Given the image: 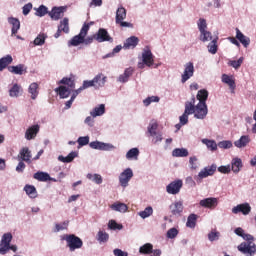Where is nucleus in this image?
<instances>
[{
  "label": "nucleus",
  "mask_w": 256,
  "mask_h": 256,
  "mask_svg": "<svg viewBox=\"0 0 256 256\" xmlns=\"http://www.w3.org/2000/svg\"><path fill=\"white\" fill-rule=\"evenodd\" d=\"M59 85H68L70 89H75V80L72 78L64 77L60 82Z\"/></svg>",
  "instance_id": "09e8293b"
},
{
  "label": "nucleus",
  "mask_w": 256,
  "mask_h": 256,
  "mask_svg": "<svg viewBox=\"0 0 256 256\" xmlns=\"http://www.w3.org/2000/svg\"><path fill=\"white\" fill-rule=\"evenodd\" d=\"M24 191L31 199L37 198V190L35 186L27 184L24 187Z\"/></svg>",
  "instance_id": "f704fd0d"
},
{
  "label": "nucleus",
  "mask_w": 256,
  "mask_h": 256,
  "mask_svg": "<svg viewBox=\"0 0 256 256\" xmlns=\"http://www.w3.org/2000/svg\"><path fill=\"white\" fill-rule=\"evenodd\" d=\"M108 229L110 230H122L123 229V225L122 224H118L115 220H110V222H108Z\"/></svg>",
  "instance_id": "603ef678"
},
{
  "label": "nucleus",
  "mask_w": 256,
  "mask_h": 256,
  "mask_svg": "<svg viewBox=\"0 0 256 256\" xmlns=\"http://www.w3.org/2000/svg\"><path fill=\"white\" fill-rule=\"evenodd\" d=\"M22 92V87L19 84H14L13 87L9 90V95L10 97H19L20 93Z\"/></svg>",
  "instance_id": "a19ab883"
},
{
  "label": "nucleus",
  "mask_w": 256,
  "mask_h": 256,
  "mask_svg": "<svg viewBox=\"0 0 256 256\" xmlns=\"http://www.w3.org/2000/svg\"><path fill=\"white\" fill-rule=\"evenodd\" d=\"M197 161L198 158L196 156H192L189 158V165L191 170H196L198 168Z\"/></svg>",
  "instance_id": "69168bd1"
},
{
  "label": "nucleus",
  "mask_w": 256,
  "mask_h": 256,
  "mask_svg": "<svg viewBox=\"0 0 256 256\" xmlns=\"http://www.w3.org/2000/svg\"><path fill=\"white\" fill-rule=\"evenodd\" d=\"M236 39H238L245 48L249 47L251 43L250 38L245 36L238 28H236Z\"/></svg>",
  "instance_id": "4be33fe9"
},
{
  "label": "nucleus",
  "mask_w": 256,
  "mask_h": 256,
  "mask_svg": "<svg viewBox=\"0 0 256 256\" xmlns=\"http://www.w3.org/2000/svg\"><path fill=\"white\" fill-rule=\"evenodd\" d=\"M195 72L194 69V64L193 62H187L184 65V71L181 75V83H186V81H188V79H191V77H193Z\"/></svg>",
  "instance_id": "0eeeda50"
},
{
  "label": "nucleus",
  "mask_w": 256,
  "mask_h": 256,
  "mask_svg": "<svg viewBox=\"0 0 256 256\" xmlns=\"http://www.w3.org/2000/svg\"><path fill=\"white\" fill-rule=\"evenodd\" d=\"M200 41L206 43V41H212V34L211 32L204 30L200 32Z\"/></svg>",
  "instance_id": "8fccbe9b"
},
{
  "label": "nucleus",
  "mask_w": 256,
  "mask_h": 256,
  "mask_svg": "<svg viewBox=\"0 0 256 256\" xmlns=\"http://www.w3.org/2000/svg\"><path fill=\"white\" fill-rule=\"evenodd\" d=\"M68 225H69V222H68V221H64L62 224L57 223V224L55 225V230H54V232H55V233H58V232H60V231L67 230Z\"/></svg>",
  "instance_id": "13d9d810"
},
{
  "label": "nucleus",
  "mask_w": 256,
  "mask_h": 256,
  "mask_svg": "<svg viewBox=\"0 0 256 256\" xmlns=\"http://www.w3.org/2000/svg\"><path fill=\"white\" fill-rule=\"evenodd\" d=\"M89 141H90L89 136L78 137V146L80 147L87 146L89 145Z\"/></svg>",
  "instance_id": "680f3d73"
},
{
  "label": "nucleus",
  "mask_w": 256,
  "mask_h": 256,
  "mask_svg": "<svg viewBox=\"0 0 256 256\" xmlns=\"http://www.w3.org/2000/svg\"><path fill=\"white\" fill-rule=\"evenodd\" d=\"M93 22L90 23H84L82 26V29H80V33L69 41V47H78V45H81V43L84 42V37H87V33L91 27Z\"/></svg>",
  "instance_id": "f03ea898"
},
{
  "label": "nucleus",
  "mask_w": 256,
  "mask_h": 256,
  "mask_svg": "<svg viewBox=\"0 0 256 256\" xmlns=\"http://www.w3.org/2000/svg\"><path fill=\"white\" fill-rule=\"evenodd\" d=\"M63 240L67 242V247H69L71 252L79 250L83 247V241L80 237L75 234H66Z\"/></svg>",
  "instance_id": "7ed1b4c3"
},
{
  "label": "nucleus",
  "mask_w": 256,
  "mask_h": 256,
  "mask_svg": "<svg viewBox=\"0 0 256 256\" xmlns=\"http://www.w3.org/2000/svg\"><path fill=\"white\" fill-rule=\"evenodd\" d=\"M142 62L146 67H153L154 65V55L151 52L150 48H145L144 52H142Z\"/></svg>",
  "instance_id": "4468645a"
},
{
  "label": "nucleus",
  "mask_w": 256,
  "mask_h": 256,
  "mask_svg": "<svg viewBox=\"0 0 256 256\" xmlns=\"http://www.w3.org/2000/svg\"><path fill=\"white\" fill-rule=\"evenodd\" d=\"M63 13H64L63 7H54L52 11L49 13V15L53 20H59L63 16Z\"/></svg>",
  "instance_id": "bb28decb"
},
{
  "label": "nucleus",
  "mask_w": 256,
  "mask_h": 256,
  "mask_svg": "<svg viewBox=\"0 0 256 256\" xmlns=\"http://www.w3.org/2000/svg\"><path fill=\"white\" fill-rule=\"evenodd\" d=\"M18 158H19L20 161L31 164L32 153H31V151L29 150L28 147H24L20 150Z\"/></svg>",
  "instance_id": "6ab92c4d"
},
{
  "label": "nucleus",
  "mask_w": 256,
  "mask_h": 256,
  "mask_svg": "<svg viewBox=\"0 0 256 256\" xmlns=\"http://www.w3.org/2000/svg\"><path fill=\"white\" fill-rule=\"evenodd\" d=\"M48 13V8L44 5H41L38 9H37V12H36V15L37 16H44Z\"/></svg>",
  "instance_id": "774afa93"
},
{
  "label": "nucleus",
  "mask_w": 256,
  "mask_h": 256,
  "mask_svg": "<svg viewBox=\"0 0 256 256\" xmlns=\"http://www.w3.org/2000/svg\"><path fill=\"white\" fill-rule=\"evenodd\" d=\"M28 91L31 95V99H33V100L37 99V97L39 95V84L36 82L31 83Z\"/></svg>",
  "instance_id": "c85d7f7f"
},
{
  "label": "nucleus",
  "mask_w": 256,
  "mask_h": 256,
  "mask_svg": "<svg viewBox=\"0 0 256 256\" xmlns=\"http://www.w3.org/2000/svg\"><path fill=\"white\" fill-rule=\"evenodd\" d=\"M8 72L12 73L13 75H24L27 73V68L24 64H19L17 66H7Z\"/></svg>",
  "instance_id": "a211bd4d"
},
{
  "label": "nucleus",
  "mask_w": 256,
  "mask_h": 256,
  "mask_svg": "<svg viewBox=\"0 0 256 256\" xmlns=\"http://www.w3.org/2000/svg\"><path fill=\"white\" fill-rule=\"evenodd\" d=\"M197 25H198V30H199L200 33L203 32V31H206V29H207V22H206L205 19L200 18L199 22L197 23Z\"/></svg>",
  "instance_id": "0e129e2a"
},
{
  "label": "nucleus",
  "mask_w": 256,
  "mask_h": 256,
  "mask_svg": "<svg viewBox=\"0 0 256 256\" xmlns=\"http://www.w3.org/2000/svg\"><path fill=\"white\" fill-rule=\"evenodd\" d=\"M246 242H242L238 245L237 249L245 256H254L256 254V244L254 243V236L251 234H244L242 237Z\"/></svg>",
  "instance_id": "f257e3e1"
},
{
  "label": "nucleus",
  "mask_w": 256,
  "mask_h": 256,
  "mask_svg": "<svg viewBox=\"0 0 256 256\" xmlns=\"http://www.w3.org/2000/svg\"><path fill=\"white\" fill-rule=\"evenodd\" d=\"M87 178H88V180L94 181V183H96V185H101L103 183V179L100 174H94V175L88 174Z\"/></svg>",
  "instance_id": "3c124183"
},
{
  "label": "nucleus",
  "mask_w": 256,
  "mask_h": 256,
  "mask_svg": "<svg viewBox=\"0 0 256 256\" xmlns=\"http://www.w3.org/2000/svg\"><path fill=\"white\" fill-rule=\"evenodd\" d=\"M159 101H160V98L158 96H151L144 99V106L149 107L151 103H158Z\"/></svg>",
  "instance_id": "6e6d98bb"
},
{
  "label": "nucleus",
  "mask_w": 256,
  "mask_h": 256,
  "mask_svg": "<svg viewBox=\"0 0 256 256\" xmlns=\"http://www.w3.org/2000/svg\"><path fill=\"white\" fill-rule=\"evenodd\" d=\"M126 17L127 11L124 7H120L116 10V23L123 21Z\"/></svg>",
  "instance_id": "58836bf2"
},
{
  "label": "nucleus",
  "mask_w": 256,
  "mask_h": 256,
  "mask_svg": "<svg viewBox=\"0 0 256 256\" xmlns=\"http://www.w3.org/2000/svg\"><path fill=\"white\" fill-rule=\"evenodd\" d=\"M218 205L219 200L216 197H208L199 201V206L208 210H215Z\"/></svg>",
  "instance_id": "20e7f679"
},
{
  "label": "nucleus",
  "mask_w": 256,
  "mask_h": 256,
  "mask_svg": "<svg viewBox=\"0 0 256 256\" xmlns=\"http://www.w3.org/2000/svg\"><path fill=\"white\" fill-rule=\"evenodd\" d=\"M11 63H13V58L11 55L2 57L0 59V72L4 71V69H7L8 65H11Z\"/></svg>",
  "instance_id": "c756f323"
},
{
  "label": "nucleus",
  "mask_w": 256,
  "mask_h": 256,
  "mask_svg": "<svg viewBox=\"0 0 256 256\" xmlns=\"http://www.w3.org/2000/svg\"><path fill=\"white\" fill-rule=\"evenodd\" d=\"M197 220H198V215L197 214H190L187 217V221H186V227L190 228V229H195L196 225H197Z\"/></svg>",
  "instance_id": "a878e982"
},
{
  "label": "nucleus",
  "mask_w": 256,
  "mask_h": 256,
  "mask_svg": "<svg viewBox=\"0 0 256 256\" xmlns=\"http://www.w3.org/2000/svg\"><path fill=\"white\" fill-rule=\"evenodd\" d=\"M110 209L116 212L126 213L128 211V206L125 203L118 202V203L112 204L110 206Z\"/></svg>",
  "instance_id": "7c9ffc66"
},
{
  "label": "nucleus",
  "mask_w": 256,
  "mask_h": 256,
  "mask_svg": "<svg viewBox=\"0 0 256 256\" xmlns=\"http://www.w3.org/2000/svg\"><path fill=\"white\" fill-rule=\"evenodd\" d=\"M9 23L12 25V35H17L20 29V21L17 18L10 17L8 19Z\"/></svg>",
  "instance_id": "2f4dec72"
},
{
  "label": "nucleus",
  "mask_w": 256,
  "mask_h": 256,
  "mask_svg": "<svg viewBox=\"0 0 256 256\" xmlns=\"http://www.w3.org/2000/svg\"><path fill=\"white\" fill-rule=\"evenodd\" d=\"M153 253V244L146 243L140 247V254L150 255Z\"/></svg>",
  "instance_id": "79ce46f5"
},
{
  "label": "nucleus",
  "mask_w": 256,
  "mask_h": 256,
  "mask_svg": "<svg viewBox=\"0 0 256 256\" xmlns=\"http://www.w3.org/2000/svg\"><path fill=\"white\" fill-rule=\"evenodd\" d=\"M208 115L207 104L198 103L195 106L194 118L198 120H203Z\"/></svg>",
  "instance_id": "9d476101"
},
{
  "label": "nucleus",
  "mask_w": 256,
  "mask_h": 256,
  "mask_svg": "<svg viewBox=\"0 0 256 256\" xmlns=\"http://www.w3.org/2000/svg\"><path fill=\"white\" fill-rule=\"evenodd\" d=\"M139 45V38L136 36H131L124 41L123 49H135Z\"/></svg>",
  "instance_id": "412c9836"
},
{
  "label": "nucleus",
  "mask_w": 256,
  "mask_h": 256,
  "mask_svg": "<svg viewBox=\"0 0 256 256\" xmlns=\"http://www.w3.org/2000/svg\"><path fill=\"white\" fill-rule=\"evenodd\" d=\"M242 168H243L242 159H240V158H233L232 161H231V167H230L231 171L234 174H238V173H240Z\"/></svg>",
  "instance_id": "aec40b11"
},
{
  "label": "nucleus",
  "mask_w": 256,
  "mask_h": 256,
  "mask_svg": "<svg viewBox=\"0 0 256 256\" xmlns=\"http://www.w3.org/2000/svg\"><path fill=\"white\" fill-rule=\"evenodd\" d=\"M39 132H40V126L38 124L29 127L25 134L26 140L28 141L34 140Z\"/></svg>",
  "instance_id": "f3484780"
},
{
  "label": "nucleus",
  "mask_w": 256,
  "mask_h": 256,
  "mask_svg": "<svg viewBox=\"0 0 256 256\" xmlns=\"http://www.w3.org/2000/svg\"><path fill=\"white\" fill-rule=\"evenodd\" d=\"M244 61L243 57H240L238 60H232L229 62L230 67H233L234 69H239Z\"/></svg>",
  "instance_id": "bf43d9fd"
},
{
  "label": "nucleus",
  "mask_w": 256,
  "mask_h": 256,
  "mask_svg": "<svg viewBox=\"0 0 256 256\" xmlns=\"http://www.w3.org/2000/svg\"><path fill=\"white\" fill-rule=\"evenodd\" d=\"M96 77H100V79H98V82H95L96 89H99V87H104L107 81V77L104 76L102 73L96 75Z\"/></svg>",
  "instance_id": "864d4df0"
},
{
  "label": "nucleus",
  "mask_w": 256,
  "mask_h": 256,
  "mask_svg": "<svg viewBox=\"0 0 256 256\" xmlns=\"http://www.w3.org/2000/svg\"><path fill=\"white\" fill-rule=\"evenodd\" d=\"M250 142V137L248 135H243L237 141L234 142V146L238 149H242L245 148Z\"/></svg>",
  "instance_id": "b1692460"
},
{
  "label": "nucleus",
  "mask_w": 256,
  "mask_h": 256,
  "mask_svg": "<svg viewBox=\"0 0 256 256\" xmlns=\"http://www.w3.org/2000/svg\"><path fill=\"white\" fill-rule=\"evenodd\" d=\"M46 39H47V35H45V34H39V35L36 37V39L34 40V44H35V45H39V46L44 45Z\"/></svg>",
  "instance_id": "052dcab7"
},
{
  "label": "nucleus",
  "mask_w": 256,
  "mask_h": 256,
  "mask_svg": "<svg viewBox=\"0 0 256 256\" xmlns=\"http://www.w3.org/2000/svg\"><path fill=\"white\" fill-rule=\"evenodd\" d=\"M217 40L218 38H214L209 44H208V51L212 54V55H216L217 51H218V45H217Z\"/></svg>",
  "instance_id": "de8ad7c7"
},
{
  "label": "nucleus",
  "mask_w": 256,
  "mask_h": 256,
  "mask_svg": "<svg viewBox=\"0 0 256 256\" xmlns=\"http://www.w3.org/2000/svg\"><path fill=\"white\" fill-rule=\"evenodd\" d=\"M217 171L220 173V174H230L231 173V166L230 165H225V166H219L217 168Z\"/></svg>",
  "instance_id": "e2e57ef3"
},
{
  "label": "nucleus",
  "mask_w": 256,
  "mask_h": 256,
  "mask_svg": "<svg viewBox=\"0 0 256 256\" xmlns=\"http://www.w3.org/2000/svg\"><path fill=\"white\" fill-rule=\"evenodd\" d=\"M139 149L138 148H132L130 150H128V153H126V159L128 160H132V159H136L139 157Z\"/></svg>",
  "instance_id": "a18cd8bd"
},
{
  "label": "nucleus",
  "mask_w": 256,
  "mask_h": 256,
  "mask_svg": "<svg viewBox=\"0 0 256 256\" xmlns=\"http://www.w3.org/2000/svg\"><path fill=\"white\" fill-rule=\"evenodd\" d=\"M59 28H60V30H62L64 33H69V31H70V28H69V19H68V18H64L63 21H61Z\"/></svg>",
  "instance_id": "5fc2aeb1"
},
{
  "label": "nucleus",
  "mask_w": 256,
  "mask_h": 256,
  "mask_svg": "<svg viewBox=\"0 0 256 256\" xmlns=\"http://www.w3.org/2000/svg\"><path fill=\"white\" fill-rule=\"evenodd\" d=\"M209 97V92L206 89L198 90L196 99L199 101L198 103L206 104V101Z\"/></svg>",
  "instance_id": "393cba45"
},
{
  "label": "nucleus",
  "mask_w": 256,
  "mask_h": 256,
  "mask_svg": "<svg viewBox=\"0 0 256 256\" xmlns=\"http://www.w3.org/2000/svg\"><path fill=\"white\" fill-rule=\"evenodd\" d=\"M77 157V152L72 151L71 153H69V155L67 157H64L62 155H60L58 157V160L62 163H72L73 160Z\"/></svg>",
  "instance_id": "e433bc0d"
},
{
  "label": "nucleus",
  "mask_w": 256,
  "mask_h": 256,
  "mask_svg": "<svg viewBox=\"0 0 256 256\" xmlns=\"http://www.w3.org/2000/svg\"><path fill=\"white\" fill-rule=\"evenodd\" d=\"M169 210L173 216H181L184 210L183 203L181 201L174 202L169 206Z\"/></svg>",
  "instance_id": "2eb2a0df"
},
{
  "label": "nucleus",
  "mask_w": 256,
  "mask_h": 256,
  "mask_svg": "<svg viewBox=\"0 0 256 256\" xmlns=\"http://www.w3.org/2000/svg\"><path fill=\"white\" fill-rule=\"evenodd\" d=\"M34 179L40 182H48L51 180V177L46 172H37L34 174Z\"/></svg>",
  "instance_id": "c9c22d12"
},
{
  "label": "nucleus",
  "mask_w": 256,
  "mask_h": 256,
  "mask_svg": "<svg viewBox=\"0 0 256 256\" xmlns=\"http://www.w3.org/2000/svg\"><path fill=\"white\" fill-rule=\"evenodd\" d=\"M202 143L207 147L211 152H215L218 149V145L214 140L203 139Z\"/></svg>",
  "instance_id": "4c0bfd02"
},
{
  "label": "nucleus",
  "mask_w": 256,
  "mask_h": 256,
  "mask_svg": "<svg viewBox=\"0 0 256 256\" xmlns=\"http://www.w3.org/2000/svg\"><path fill=\"white\" fill-rule=\"evenodd\" d=\"M195 103H196L195 96H192L190 101L185 102V105H184L185 115H188V116L193 115V114L195 115V109H196Z\"/></svg>",
  "instance_id": "dca6fc26"
},
{
  "label": "nucleus",
  "mask_w": 256,
  "mask_h": 256,
  "mask_svg": "<svg viewBox=\"0 0 256 256\" xmlns=\"http://www.w3.org/2000/svg\"><path fill=\"white\" fill-rule=\"evenodd\" d=\"M105 114V105L100 104L98 107H95L92 112H90V115H92L93 118L103 116Z\"/></svg>",
  "instance_id": "72a5a7b5"
},
{
  "label": "nucleus",
  "mask_w": 256,
  "mask_h": 256,
  "mask_svg": "<svg viewBox=\"0 0 256 256\" xmlns=\"http://www.w3.org/2000/svg\"><path fill=\"white\" fill-rule=\"evenodd\" d=\"M221 81L222 83H225L226 85H228L229 88L236 89L235 80H233L231 76L227 74H222Z\"/></svg>",
  "instance_id": "473e14b6"
},
{
  "label": "nucleus",
  "mask_w": 256,
  "mask_h": 256,
  "mask_svg": "<svg viewBox=\"0 0 256 256\" xmlns=\"http://www.w3.org/2000/svg\"><path fill=\"white\" fill-rule=\"evenodd\" d=\"M251 211L252 207L250 206L249 203L238 204L232 208V213L235 215L241 213L242 215L247 216L251 213Z\"/></svg>",
  "instance_id": "f8f14e48"
},
{
  "label": "nucleus",
  "mask_w": 256,
  "mask_h": 256,
  "mask_svg": "<svg viewBox=\"0 0 256 256\" xmlns=\"http://www.w3.org/2000/svg\"><path fill=\"white\" fill-rule=\"evenodd\" d=\"M179 234V231L177 228H170L168 229L167 233H166V237L168 239H175Z\"/></svg>",
  "instance_id": "4d7b16f0"
},
{
  "label": "nucleus",
  "mask_w": 256,
  "mask_h": 256,
  "mask_svg": "<svg viewBox=\"0 0 256 256\" xmlns=\"http://www.w3.org/2000/svg\"><path fill=\"white\" fill-rule=\"evenodd\" d=\"M183 187V181L181 179L174 180L166 186V192L169 195H177L180 193Z\"/></svg>",
  "instance_id": "423d86ee"
},
{
  "label": "nucleus",
  "mask_w": 256,
  "mask_h": 256,
  "mask_svg": "<svg viewBox=\"0 0 256 256\" xmlns=\"http://www.w3.org/2000/svg\"><path fill=\"white\" fill-rule=\"evenodd\" d=\"M55 91L58 93L60 99H67L70 97L72 89L66 86H59Z\"/></svg>",
  "instance_id": "5701e85b"
},
{
  "label": "nucleus",
  "mask_w": 256,
  "mask_h": 256,
  "mask_svg": "<svg viewBox=\"0 0 256 256\" xmlns=\"http://www.w3.org/2000/svg\"><path fill=\"white\" fill-rule=\"evenodd\" d=\"M172 156L176 158H185L189 156V152L186 148H175L172 151Z\"/></svg>",
  "instance_id": "cd10ccee"
},
{
  "label": "nucleus",
  "mask_w": 256,
  "mask_h": 256,
  "mask_svg": "<svg viewBox=\"0 0 256 256\" xmlns=\"http://www.w3.org/2000/svg\"><path fill=\"white\" fill-rule=\"evenodd\" d=\"M96 239L100 243H107L109 241V234L105 231L100 230V231H98V235H97Z\"/></svg>",
  "instance_id": "49530a36"
},
{
  "label": "nucleus",
  "mask_w": 256,
  "mask_h": 256,
  "mask_svg": "<svg viewBox=\"0 0 256 256\" xmlns=\"http://www.w3.org/2000/svg\"><path fill=\"white\" fill-rule=\"evenodd\" d=\"M99 79H100V76H96L92 80H84L81 86L82 89L84 90V89H89V87H96L95 83H98Z\"/></svg>",
  "instance_id": "ea45409f"
},
{
  "label": "nucleus",
  "mask_w": 256,
  "mask_h": 256,
  "mask_svg": "<svg viewBox=\"0 0 256 256\" xmlns=\"http://www.w3.org/2000/svg\"><path fill=\"white\" fill-rule=\"evenodd\" d=\"M13 240L12 233H4L0 242V255H6L8 253V247Z\"/></svg>",
  "instance_id": "39448f33"
},
{
  "label": "nucleus",
  "mask_w": 256,
  "mask_h": 256,
  "mask_svg": "<svg viewBox=\"0 0 256 256\" xmlns=\"http://www.w3.org/2000/svg\"><path fill=\"white\" fill-rule=\"evenodd\" d=\"M94 37L98 43L110 42L112 43L113 38L110 36L109 32L105 28L98 29V32L94 34Z\"/></svg>",
  "instance_id": "6e6552de"
},
{
  "label": "nucleus",
  "mask_w": 256,
  "mask_h": 256,
  "mask_svg": "<svg viewBox=\"0 0 256 256\" xmlns=\"http://www.w3.org/2000/svg\"><path fill=\"white\" fill-rule=\"evenodd\" d=\"M233 144L231 141H221L218 143V147L220 149H230L232 148Z\"/></svg>",
  "instance_id": "338daca9"
},
{
  "label": "nucleus",
  "mask_w": 256,
  "mask_h": 256,
  "mask_svg": "<svg viewBox=\"0 0 256 256\" xmlns=\"http://www.w3.org/2000/svg\"><path fill=\"white\" fill-rule=\"evenodd\" d=\"M217 171V165L212 164L210 166L204 167L199 173H198V179L203 180L210 176H213Z\"/></svg>",
  "instance_id": "9b49d317"
},
{
  "label": "nucleus",
  "mask_w": 256,
  "mask_h": 256,
  "mask_svg": "<svg viewBox=\"0 0 256 256\" xmlns=\"http://www.w3.org/2000/svg\"><path fill=\"white\" fill-rule=\"evenodd\" d=\"M153 215V208L151 206L146 207L143 211L138 212V216L142 219H147Z\"/></svg>",
  "instance_id": "37998d69"
},
{
  "label": "nucleus",
  "mask_w": 256,
  "mask_h": 256,
  "mask_svg": "<svg viewBox=\"0 0 256 256\" xmlns=\"http://www.w3.org/2000/svg\"><path fill=\"white\" fill-rule=\"evenodd\" d=\"M134 174L131 168H126L122 173H120L119 181L120 186L126 188L129 185V182L133 178Z\"/></svg>",
  "instance_id": "1a4fd4ad"
},
{
  "label": "nucleus",
  "mask_w": 256,
  "mask_h": 256,
  "mask_svg": "<svg viewBox=\"0 0 256 256\" xmlns=\"http://www.w3.org/2000/svg\"><path fill=\"white\" fill-rule=\"evenodd\" d=\"M157 130H158V123L150 122V125H148V135H150V137L157 136Z\"/></svg>",
  "instance_id": "c03bdc74"
},
{
  "label": "nucleus",
  "mask_w": 256,
  "mask_h": 256,
  "mask_svg": "<svg viewBox=\"0 0 256 256\" xmlns=\"http://www.w3.org/2000/svg\"><path fill=\"white\" fill-rule=\"evenodd\" d=\"M90 148L93 150H100V151H111L115 149V147L112 144L103 143L100 141L90 142Z\"/></svg>",
  "instance_id": "ddd939ff"
}]
</instances>
